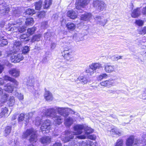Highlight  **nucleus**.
<instances>
[{"label":"nucleus","mask_w":146,"mask_h":146,"mask_svg":"<svg viewBox=\"0 0 146 146\" xmlns=\"http://www.w3.org/2000/svg\"><path fill=\"white\" fill-rule=\"evenodd\" d=\"M45 92L44 94V97L45 99L47 101H51L53 100V97L51 93L49 91L46 90L45 89Z\"/></svg>","instance_id":"obj_16"},{"label":"nucleus","mask_w":146,"mask_h":146,"mask_svg":"<svg viewBox=\"0 0 146 146\" xmlns=\"http://www.w3.org/2000/svg\"><path fill=\"white\" fill-rule=\"evenodd\" d=\"M84 129L85 131V133L86 135H88L92 133L94 131V130L93 129L91 128V127L86 126H84Z\"/></svg>","instance_id":"obj_27"},{"label":"nucleus","mask_w":146,"mask_h":146,"mask_svg":"<svg viewBox=\"0 0 146 146\" xmlns=\"http://www.w3.org/2000/svg\"><path fill=\"white\" fill-rule=\"evenodd\" d=\"M66 27L70 31H74L76 27V25L72 23H68L66 25Z\"/></svg>","instance_id":"obj_25"},{"label":"nucleus","mask_w":146,"mask_h":146,"mask_svg":"<svg viewBox=\"0 0 146 146\" xmlns=\"http://www.w3.org/2000/svg\"><path fill=\"white\" fill-rule=\"evenodd\" d=\"M78 137L81 139H85L86 138V136L85 135L80 136H78Z\"/></svg>","instance_id":"obj_63"},{"label":"nucleus","mask_w":146,"mask_h":146,"mask_svg":"<svg viewBox=\"0 0 146 146\" xmlns=\"http://www.w3.org/2000/svg\"><path fill=\"white\" fill-rule=\"evenodd\" d=\"M142 138L143 139V142L146 145V134H143L142 135Z\"/></svg>","instance_id":"obj_58"},{"label":"nucleus","mask_w":146,"mask_h":146,"mask_svg":"<svg viewBox=\"0 0 146 146\" xmlns=\"http://www.w3.org/2000/svg\"><path fill=\"white\" fill-rule=\"evenodd\" d=\"M29 51V48L27 46H25L24 47L22 50V53L25 54L27 53Z\"/></svg>","instance_id":"obj_44"},{"label":"nucleus","mask_w":146,"mask_h":146,"mask_svg":"<svg viewBox=\"0 0 146 146\" xmlns=\"http://www.w3.org/2000/svg\"><path fill=\"white\" fill-rule=\"evenodd\" d=\"M86 72L87 73H89L90 74H92L94 73V70L89 67V68L86 70Z\"/></svg>","instance_id":"obj_53"},{"label":"nucleus","mask_w":146,"mask_h":146,"mask_svg":"<svg viewBox=\"0 0 146 146\" xmlns=\"http://www.w3.org/2000/svg\"><path fill=\"white\" fill-rule=\"evenodd\" d=\"M33 19L32 18H28L26 19L25 23L27 25L33 24Z\"/></svg>","instance_id":"obj_38"},{"label":"nucleus","mask_w":146,"mask_h":146,"mask_svg":"<svg viewBox=\"0 0 146 146\" xmlns=\"http://www.w3.org/2000/svg\"><path fill=\"white\" fill-rule=\"evenodd\" d=\"M25 118V115L23 113L21 114L19 116L18 121H23Z\"/></svg>","instance_id":"obj_49"},{"label":"nucleus","mask_w":146,"mask_h":146,"mask_svg":"<svg viewBox=\"0 0 146 146\" xmlns=\"http://www.w3.org/2000/svg\"><path fill=\"white\" fill-rule=\"evenodd\" d=\"M16 30H18L17 28L15 27H12L10 29V30L12 31H14V32H16ZM26 30V28L24 27H19L18 30L21 33L24 32Z\"/></svg>","instance_id":"obj_20"},{"label":"nucleus","mask_w":146,"mask_h":146,"mask_svg":"<svg viewBox=\"0 0 146 146\" xmlns=\"http://www.w3.org/2000/svg\"><path fill=\"white\" fill-rule=\"evenodd\" d=\"M123 144V141L121 139H118L115 143L114 146H122Z\"/></svg>","instance_id":"obj_36"},{"label":"nucleus","mask_w":146,"mask_h":146,"mask_svg":"<svg viewBox=\"0 0 146 146\" xmlns=\"http://www.w3.org/2000/svg\"><path fill=\"white\" fill-rule=\"evenodd\" d=\"M91 14L90 13H86L82 15L81 16V19L84 21L89 20L92 17Z\"/></svg>","instance_id":"obj_18"},{"label":"nucleus","mask_w":146,"mask_h":146,"mask_svg":"<svg viewBox=\"0 0 146 146\" xmlns=\"http://www.w3.org/2000/svg\"><path fill=\"white\" fill-rule=\"evenodd\" d=\"M88 138L89 139H90L92 140H94L96 139V137L94 135H89L88 136Z\"/></svg>","instance_id":"obj_54"},{"label":"nucleus","mask_w":146,"mask_h":146,"mask_svg":"<svg viewBox=\"0 0 146 146\" xmlns=\"http://www.w3.org/2000/svg\"><path fill=\"white\" fill-rule=\"evenodd\" d=\"M40 141L43 144H48L51 142V138L48 136L43 137L40 139Z\"/></svg>","instance_id":"obj_19"},{"label":"nucleus","mask_w":146,"mask_h":146,"mask_svg":"<svg viewBox=\"0 0 146 146\" xmlns=\"http://www.w3.org/2000/svg\"><path fill=\"white\" fill-rule=\"evenodd\" d=\"M41 36L42 35L40 34L35 35L32 37L31 40V42H34L35 41H39Z\"/></svg>","instance_id":"obj_26"},{"label":"nucleus","mask_w":146,"mask_h":146,"mask_svg":"<svg viewBox=\"0 0 146 146\" xmlns=\"http://www.w3.org/2000/svg\"><path fill=\"white\" fill-rule=\"evenodd\" d=\"M94 19L98 24L101 25L103 26H104L106 23L107 21V19H104V20H102L103 19L101 17L99 16L96 17Z\"/></svg>","instance_id":"obj_15"},{"label":"nucleus","mask_w":146,"mask_h":146,"mask_svg":"<svg viewBox=\"0 0 146 146\" xmlns=\"http://www.w3.org/2000/svg\"><path fill=\"white\" fill-rule=\"evenodd\" d=\"M62 55L67 60H69L72 57V52L71 50L66 48L62 52Z\"/></svg>","instance_id":"obj_9"},{"label":"nucleus","mask_w":146,"mask_h":146,"mask_svg":"<svg viewBox=\"0 0 146 146\" xmlns=\"http://www.w3.org/2000/svg\"><path fill=\"white\" fill-rule=\"evenodd\" d=\"M93 5L96 7L98 10L99 11H103L106 7V4L104 2L101 1H94Z\"/></svg>","instance_id":"obj_5"},{"label":"nucleus","mask_w":146,"mask_h":146,"mask_svg":"<svg viewBox=\"0 0 146 146\" xmlns=\"http://www.w3.org/2000/svg\"><path fill=\"white\" fill-rule=\"evenodd\" d=\"M11 127L10 126H8L6 127L5 130V133L7 134L6 136L9 134L11 132Z\"/></svg>","instance_id":"obj_46"},{"label":"nucleus","mask_w":146,"mask_h":146,"mask_svg":"<svg viewBox=\"0 0 146 146\" xmlns=\"http://www.w3.org/2000/svg\"><path fill=\"white\" fill-rule=\"evenodd\" d=\"M2 36H0V46H3L6 45L8 44V41L7 39H4Z\"/></svg>","instance_id":"obj_28"},{"label":"nucleus","mask_w":146,"mask_h":146,"mask_svg":"<svg viewBox=\"0 0 146 146\" xmlns=\"http://www.w3.org/2000/svg\"><path fill=\"white\" fill-rule=\"evenodd\" d=\"M140 9L139 8H137L134 9L132 12L131 16L133 18H136L139 16L140 14Z\"/></svg>","instance_id":"obj_22"},{"label":"nucleus","mask_w":146,"mask_h":146,"mask_svg":"<svg viewBox=\"0 0 146 146\" xmlns=\"http://www.w3.org/2000/svg\"><path fill=\"white\" fill-rule=\"evenodd\" d=\"M66 108L55 107L49 108L48 110L51 111L52 112H55V113H56V112L57 111L58 113L61 115L66 117L68 115V114H66Z\"/></svg>","instance_id":"obj_4"},{"label":"nucleus","mask_w":146,"mask_h":146,"mask_svg":"<svg viewBox=\"0 0 146 146\" xmlns=\"http://www.w3.org/2000/svg\"><path fill=\"white\" fill-rule=\"evenodd\" d=\"M3 83V80L1 78H0V85H2Z\"/></svg>","instance_id":"obj_64"},{"label":"nucleus","mask_w":146,"mask_h":146,"mask_svg":"<svg viewBox=\"0 0 146 146\" xmlns=\"http://www.w3.org/2000/svg\"><path fill=\"white\" fill-rule=\"evenodd\" d=\"M8 101L9 104L10 106H12L15 102L14 97L13 96H10L7 100Z\"/></svg>","instance_id":"obj_31"},{"label":"nucleus","mask_w":146,"mask_h":146,"mask_svg":"<svg viewBox=\"0 0 146 146\" xmlns=\"http://www.w3.org/2000/svg\"><path fill=\"white\" fill-rule=\"evenodd\" d=\"M143 21L140 20H136L135 22L136 24L139 26H141L143 25Z\"/></svg>","instance_id":"obj_48"},{"label":"nucleus","mask_w":146,"mask_h":146,"mask_svg":"<svg viewBox=\"0 0 146 146\" xmlns=\"http://www.w3.org/2000/svg\"><path fill=\"white\" fill-rule=\"evenodd\" d=\"M42 2L41 1H39L38 2L36 3L35 5V8L36 10H40L41 7Z\"/></svg>","instance_id":"obj_41"},{"label":"nucleus","mask_w":146,"mask_h":146,"mask_svg":"<svg viewBox=\"0 0 146 146\" xmlns=\"http://www.w3.org/2000/svg\"><path fill=\"white\" fill-rule=\"evenodd\" d=\"M108 77V75L106 73L101 74L100 75L97 77L98 80H101L104 78H106Z\"/></svg>","instance_id":"obj_37"},{"label":"nucleus","mask_w":146,"mask_h":146,"mask_svg":"<svg viewBox=\"0 0 146 146\" xmlns=\"http://www.w3.org/2000/svg\"><path fill=\"white\" fill-rule=\"evenodd\" d=\"M36 30V28L35 27L29 28L27 29L28 33L32 35L35 33Z\"/></svg>","instance_id":"obj_35"},{"label":"nucleus","mask_w":146,"mask_h":146,"mask_svg":"<svg viewBox=\"0 0 146 146\" xmlns=\"http://www.w3.org/2000/svg\"><path fill=\"white\" fill-rule=\"evenodd\" d=\"M3 79L4 80L6 81H10L11 82L13 78L8 76H5L3 77Z\"/></svg>","instance_id":"obj_51"},{"label":"nucleus","mask_w":146,"mask_h":146,"mask_svg":"<svg viewBox=\"0 0 146 146\" xmlns=\"http://www.w3.org/2000/svg\"><path fill=\"white\" fill-rule=\"evenodd\" d=\"M56 46V44L54 43H52L51 44V47L53 49Z\"/></svg>","instance_id":"obj_60"},{"label":"nucleus","mask_w":146,"mask_h":146,"mask_svg":"<svg viewBox=\"0 0 146 146\" xmlns=\"http://www.w3.org/2000/svg\"><path fill=\"white\" fill-rule=\"evenodd\" d=\"M77 79L83 83V84H86L88 81V80L86 78L83 76L80 77Z\"/></svg>","instance_id":"obj_40"},{"label":"nucleus","mask_w":146,"mask_h":146,"mask_svg":"<svg viewBox=\"0 0 146 146\" xmlns=\"http://www.w3.org/2000/svg\"><path fill=\"white\" fill-rule=\"evenodd\" d=\"M22 45L21 41H16L14 43L13 47L15 52H18L21 48Z\"/></svg>","instance_id":"obj_11"},{"label":"nucleus","mask_w":146,"mask_h":146,"mask_svg":"<svg viewBox=\"0 0 146 146\" xmlns=\"http://www.w3.org/2000/svg\"><path fill=\"white\" fill-rule=\"evenodd\" d=\"M67 15L72 19H74L77 18V14L72 11H68Z\"/></svg>","instance_id":"obj_21"},{"label":"nucleus","mask_w":146,"mask_h":146,"mask_svg":"<svg viewBox=\"0 0 146 146\" xmlns=\"http://www.w3.org/2000/svg\"><path fill=\"white\" fill-rule=\"evenodd\" d=\"M8 110L7 108H5L1 109V112L0 113V117H2L4 116H6L7 115V111Z\"/></svg>","instance_id":"obj_30"},{"label":"nucleus","mask_w":146,"mask_h":146,"mask_svg":"<svg viewBox=\"0 0 146 146\" xmlns=\"http://www.w3.org/2000/svg\"><path fill=\"white\" fill-rule=\"evenodd\" d=\"M84 125H76L74 127V132L70 131L67 130L65 132L64 136L62 137V140L64 143L69 141L71 139L74 137V135L81 134L82 133V130L84 129Z\"/></svg>","instance_id":"obj_1"},{"label":"nucleus","mask_w":146,"mask_h":146,"mask_svg":"<svg viewBox=\"0 0 146 146\" xmlns=\"http://www.w3.org/2000/svg\"><path fill=\"white\" fill-rule=\"evenodd\" d=\"M115 66L110 64H107L104 66L105 71L107 73H111L116 70Z\"/></svg>","instance_id":"obj_13"},{"label":"nucleus","mask_w":146,"mask_h":146,"mask_svg":"<svg viewBox=\"0 0 146 146\" xmlns=\"http://www.w3.org/2000/svg\"><path fill=\"white\" fill-rule=\"evenodd\" d=\"M139 33L140 34H146V27L143 28L141 30H140Z\"/></svg>","instance_id":"obj_47"},{"label":"nucleus","mask_w":146,"mask_h":146,"mask_svg":"<svg viewBox=\"0 0 146 146\" xmlns=\"http://www.w3.org/2000/svg\"><path fill=\"white\" fill-rule=\"evenodd\" d=\"M114 80L112 79L100 82V84L101 86L110 87L114 84Z\"/></svg>","instance_id":"obj_14"},{"label":"nucleus","mask_w":146,"mask_h":146,"mask_svg":"<svg viewBox=\"0 0 146 146\" xmlns=\"http://www.w3.org/2000/svg\"><path fill=\"white\" fill-rule=\"evenodd\" d=\"M25 13L26 14L32 15L35 13V11L33 9H28L26 11Z\"/></svg>","instance_id":"obj_39"},{"label":"nucleus","mask_w":146,"mask_h":146,"mask_svg":"<svg viewBox=\"0 0 146 146\" xmlns=\"http://www.w3.org/2000/svg\"><path fill=\"white\" fill-rule=\"evenodd\" d=\"M3 10L5 11V13H7L9 11L10 8L9 7H5V8H4Z\"/></svg>","instance_id":"obj_59"},{"label":"nucleus","mask_w":146,"mask_h":146,"mask_svg":"<svg viewBox=\"0 0 146 146\" xmlns=\"http://www.w3.org/2000/svg\"><path fill=\"white\" fill-rule=\"evenodd\" d=\"M20 38L23 41H27L29 40L27 35L25 34L21 35L20 36Z\"/></svg>","instance_id":"obj_42"},{"label":"nucleus","mask_w":146,"mask_h":146,"mask_svg":"<svg viewBox=\"0 0 146 146\" xmlns=\"http://www.w3.org/2000/svg\"><path fill=\"white\" fill-rule=\"evenodd\" d=\"M43 112L41 114L42 117L48 116L52 117L54 120V124L56 125H60L63 121V119L61 115H58L57 113L52 112L51 111H49L47 109V110L44 109Z\"/></svg>","instance_id":"obj_2"},{"label":"nucleus","mask_w":146,"mask_h":146,"mask_svg":"<svg viewBox=\"0 0 146 146\" xmlns=\"http://www.w3.org/2000/svg\"><path fill=\"white\" fill-rule=\"evenodd\" d=\"M64 123L67 126H69L71 125L73 122V119L70 117H68L66 118L64 120Z\"/></svg>","instance_id":"obj_23"},{"label":"nucleus","mask_w":146,"mask_h":146,"mask_svg":"<svg viewBox=\"0 0 146 146\" xmlns=\"http://www.w3.org/2000/svg\"><path fill=\"white\" fill-rule=\"evenodd\" d=\"M15 95L19 100H22L23 99V95L22 94L17 93Z\"/></svg>","instance_id":"obj_50"},{"label":"nucleus","mask_w":146,"mask_h":146,"mask_svg":"<svg viewBox=\"0 0 146 146\" xmlns=\"http://www.w3.org/2000/svg\"><path fill=\"white\" fill-rule=\"evenodd\" d=\"M142 13L143 15H146V7L143 8Z\"/></svg>","instance_id":"obj_61"},{"label":"nucleus","mask_w":146,"mask_h":146,"mask_svg":"<svg viewBox=\"0 0 146 146\" xmlns=\"http://www.w3.org/2000/svg\"><path fill=\"white\" fill-rule=\"evenodd\" d=\"M31 135L29 139L30 142L33 143L36 142L37 140V135L36 132L34 131L33 128L27 129L25 132H24L22 136V138L24 139L26 138L28 136Z\"/></svg>","instance_id":"obj_3"},{"label":"nucleus","mask_w":146,"mask_h":146,"mask_svg":"<svg viewBox=\"0 0 146 146\" xmlns=\"http://www.w3.org/2000/svg\"><path fill=\"white\" fill-rule=\"evenodd\" d=\"M14 86L10 83H8L4 86V89L5 91L9 93H11L13 90Z\"/></svg>","instance_id":"obj_17"},{"label":"nucleus","mask_w":146,"mask_h":146,"mask_svg":"<svg viewBox=\"0 0 146 146\" xmlns=\"http://www.w3.org/2000/svg\"><path fill=\"white\" fill-rule=\"evenodd\" d=\"M47 23L46 22H42L41 25V27L43 29H45L47 26Z\"/></svg>","instance_id":"obj_55"},{"label":"nucleus","mask_w":146,"mask_h":146,"mask_svg":"<svg viewBox=\"0 0 146 146\" xmlns=\"http://www.w3.org/2000/svg\"><path fill=\"white\" fill-rule=\"evenodd\" d=\"M89 3V1H77L76 3V9L78 10L77 11V13L82 12L81 8H83Z\"/></svg>","instance_id":"obj_6"},{"label":"nucleus","mask_w":146,"mask_h":146,"mask_svg":"<svg viewBox=\"0 0 146 146\" xmlns=\"http://www.w3.org/2000/svg\"><path fill=\"white\" fill-rule=\"evenodd\" d=\"M89 67L91 68L94 70H96L97 69H99L102 67L101 65L98 63H92L89 66Z\"/></svg>","instance_id":"obj_24"},{"label":"nucleus","mask_w":146,"mask_h":146,"mask_svg":"<svg viewBox=\"0 0 146 146\" xmlns=\"http://www.w3.org/2000/svg\"><path fill=\"white\" fill-rule=\"evenodd\" d=\"M53 146H62V144L60 142H56Z\"/></svg>","instance_id":"obj_57"},{"label":"nucleus","mask_w":146,"mask_h":146,"mask_svg":"<svg viewBox=\"0 0 146 146\" xmlns=\"http://www.w3.org/2000/svg\"><path fill=\"white\" fill-rule=\"evenodd\" d=\"M42 119L39 117H36L35 119V124L36 126H39L41 123Z\"/></svg>","instance_id":"obj_43"},{"label":"nucleus","mask_w":146,"mask_h":146,"mask_svg":"<svg viewBox=\"0 0 146 146\" xmlns=\"http://www.w3.org/2000/svg\"><path fill=\"white\" fill-rule=\"evenodd\" d=\"M45 13L44 11H41L37 15L38 18H41L44 17L45 16Z\"/></svg>","instance_id":"obj_45"},{"label":"nucleus","mask_w":146,"mask_h":146,"mask_svg":"<svg viewBox=\"0 0 146 146\" xmlns=\"http://www.w3.org/2000/svg\"><path fill=\"white\" fill-rule=\"evenodd\" d=\"M9 73L12 76L16 78L19 76L20 71L18 69L13 68L11 69L9 71Z\"/></svg>","instance_id":"obj_12"},{"label":"nucleus","mask_w":146,"mask_h":146,"mask_svg":"<svg viewBox=\"0 0 146 146\" xmlns=\"http://www.w3.org/2000/svg\"><path fill=\"white\" fill-rule=\"evenodd\" d=\"M50 33H46L45 34L44 38L47 40H49L50 39Z\"/></svg>","instance_id":"obj_56"},{"label":"nucleus","mask_w":146,"mask_h":146,"mask_svg":"<svg viewBox=\"0 0 146 146\" xmlns=\"http://www.w3.org/2000/svg\"><path fill=\"white\" fill-rule=\"evenodd\" d=\"M34 82V78L32 77H30L28 80L27 85V86H30L33 88V84Z\"/></svg>","instance_id":"obj_32"},{"label":"nucleus","mask_w":146,"mask_h":146,"mask_svg":"<svg viewBox=\"0 0 146 146\" xmlns=\"http://www.w3.org/2000/svg\"><path fill=\"white\" fill-rule=\"evenodd\" d=\"M52 4L51 1H45L44 2L43 7L44 8L47 9Z\"/></svg>","instance_id":"obj_34"},{"label":"nucleus","mask_w":146,"mask_h":146,"mask_svg":"<svg viewBox=\"0 0 146 146\" xmlns=\"http://www.w3.org/2000/svg\"><path fill=\"white\" fill-rule=\"evenodd\" d=\"M4 68L3 65H0V74L2 72Z\"/></svg>","instance_id":"obj_62"},{"label":"nucleus","mask_w":146,"mask_h":146,"mask_svg":"<svg viewBox=\"0 0 146 146\" xmlns=\"http://www.w3.org/2000/svg\"><path fill=\"white\" fill-rule=\"evenodd\" d=\"M51 123L50 121L48 119H46L42 123L40 127V129L42 131H46L50 129Z\"/></svg>","instance_id":"obj_10"},{"label":"nucleus","mask_w":146,"mask_h":146,"mask_svg":"<svg viewBox=\"0 0 146 146\" xmlns=\"http://www.w3.org/2000/svg\"><path fill=\"white\" fill-rule=\"evenodd\" d=\"M23 57L21 54H15L12 55L10 57V59L11 62L16 63L19 62L23 59Z\"/></svg>","instance_id":"obj_7"},{"label":"nucleus","mask_w":146,"mask_h":146,"mask_svg":"<svg viewBox=\"0 0 146 146\" xmlns=\"http://www.w3.org/2000/svg\"><path fill=\"white\" fill-rule=\"evenodd\" d=\"M139 141L137 139H134L133 136H131L127 140L126 144L127 146H132L133 144H139Z\"/></svg>","instance_id":"obj_8"},{"label":"nucleus","mask_w":146,"mask_h":146,"mask_svg":"<svg viewBox=\"0 0 146 146\" xmlns=\"http://www.w3.org/2000/svg\"><path fill=\"white\" fill-rule=\"evenodd\" d=\"M11 82H12L14 85V86H17L19 85V82L15 79L12 78Z\"/></svg>","instance_id":"obj_52"},{"label":"nucleus","mask_w":146,"mask_h":146,"mask_svg":"<svg viewBox=\"0 0 146 146\" xmlns=\"http://www.w3.org/2000/svg\"><path fill=\"white\" fill-rule=\"evenodd\" d=\"M3 95L1 98V101L2 102L4 103L8 100L9 96L8 94L6 93H3Z\"/></svg>","instance_id":"obj_29"},{"label":"nucleus","mask_w":146,"mask_h":146,"mask_svg":"<svg viewBox=\"0 0 146 146\" xmlns=\"http://www.w3.org/2000/svg\"><path fill=\"white\" fill-rule=\"evenodd\" d=\"M111 134H117L119 136H120L121 133L116 128H114L111 129L110 131Z\"/></svg>","instance_id":"obj_33"}]
</instances>
